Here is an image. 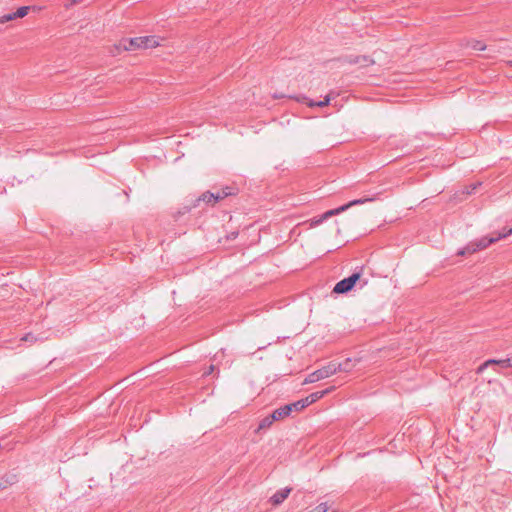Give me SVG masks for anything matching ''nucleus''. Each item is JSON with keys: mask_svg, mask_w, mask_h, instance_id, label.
I'll use <instances>...</instances> for the list:
<instances>
[{"mask_svg": "<svg viewBox=\"0 0 512 512\" xmlns=\"http://www.w3.org/2000/svg\"><path fill=\"white\" fill-rule=\"evenodd\" d=\"M380 194H381L380 192L368 194L367 196H365L363 198L352 200L349 203L344 204V205H342V206H340L338 208L328 210L325 213H323L320 217L312 218L310 220V226L311 227L318 226L321 223H323L325 220H327L328 218H330L332 216H335V215H338V214L348 210L352 206L362 205V204H365V203H368V202H373V201H375V200H377L379 198Z\"/></svg>", "mask_w": 512, "mask_h": 512, "instance_id": "obj_1", "label": "nucleus"}, {"mask_svg": "<svg viewBox=\"0 0 512 512\" xmlns=\"http://www.w3.org/2000/svg\"><path fill=\"white\" fill-rule=\"evenodd\" d=\"M512 234V229L505 230L502 233H496L491 237L484 236L480 239L469 242L465 247L458 250L457 255L465 256L476 253L477 251L483 250L497 241L506 238Z\"/></svg>", "mask_w": 512, "mask_h": 512, "instance_id": "obj_2", "label": "nucleus"}, {"mask_svg": "<svg viewBox=\"0 0 512 512\" xmlns=\"http://www.w3.org/2000/svg\"><path fill=\"white\" fill-rule=\"evenodd\" d=\"M159 45L156 36H141L130 39H122L115 45L117 52L120 51H135L138 49L155 48Z\"/></svg>", "mask_w": 512, "mask_h": 512, "instance_id": "obj_3", "label": "nucleus"}, {"mask_svg": "<svg viewBox=\"0 0 512 512\" xmlns=\"http://www.w3.org/2000/svg\"><path fill=\"white\" fill-rule=\"evenodd\" d=\"M350 363H351L350 359H347L344 363L330 362L326 366H323L322 368L310 373L305 378L303 383L304 384L315 383L319 380L328 378V377L336 374L337 372H341V371L347 372L350 370Z\"/></svg>", "mask_w": 512, "mask_h": 512, "instance_id": "obj_4", "label": "nucleus"}, {"mask_svg": "<svg viewBox=\"0 0 512 512\" xmlns=\"http://www.w3.org/2000/svg\"><path fill=\"white\" fill-rule=\"evenodd\" d=\"M361 278V272H355L347 278L339 281L333 288V292L336 294H343L351 291L356 285L357 281Z\"/></svg>", "mask_w": 512, "mask_h": 512, "instance_id": "obj_5", "label": "nucleus"}, {"mask_svg": "<svg viewBox=\"0 0 512 512\" xmlns=\"http://www.w3.org/2000/svg\"><path fill=\"white\" fill-rule=\"evenodd\" d=\"M295 100L298 102H301V103H305L309 107H315V106L324 107V106L329 105L331 98H330V95H327L322 101L315 102V101L309 100L306 96L301 95V96L295 97Z\"/></svg>", "mask_w": 512, "mask_h": 512, "instance_id": "obj_6", "label": "nucleus"}, {"mask_svg": "<svg viewBox=\"0 0 512 512\" xmlns=\"http://www.w3.org/2000/svg\"><path fill=\"white\" fill-rule=\"evenodd\" d=\"M290 492H291L290 488H284V489L278 490L276 493H274L270 497L269 501L272 505L277 506L287 499Z\"/></svg>", "mask_w": 512, "mask_h": 512, "instance_id": "obj_7", "label": "nucleus"}, {"mask_svg": "<svg viewBox=\"0 0 512 512\" xmlns=\"http://www.w3.org/2000/svg\"><path fill=\"white\" fill-rule=\"evenodd\" d=\"M291 414V406L284 405L272 412V419L275 421L282 420Z\"/></svg>", "mask_w": 512, "mask_h": 512, "instance_id": "obj_8", "label": "nucleus"}, {"mask_svg": "<svg viewBox=\"0 0 512 512\" xmlns=\"http://www.w3.org/2000/svg\"><path fill=\"white\" fill-rule=\"evenodd\" d=\"M350 64H360L361 66H369L374 63L372 59L367 56H350L347 58Z\"/></svg>", "mask_w": 512, "mask_h": 512, "instance_id": "obj_9", "label": "nucleus"}, {"mask_svg": "<svg viewBox=\"0 0 512 512\" xmlns=\"http://www.w3.org/2000/svg\"><path fill=\"white\" fill-rule=\"evenodd\" d=\"M201 201L207 203V204H215L216 203V199H215V194L214 193H211V192H205L203 193L197 200H196V203L194 204V207H196L198 205V203H200Z\"/></svg>", "mask_w": 512, "mask_h": 512, "instance_id": "obj_10", "label": "nucleus"}, {"mask_svg": "<svg viewBox=\"0 0 512 512\" xmlns=\"http://www.w3.org/2000/svg\"><path fill=\"white\" fill-rule=\"evenodd\" d=\"M333 390H334V387L332 386L330 388H327L326 390L314 392V393L310 394L307 397L309 398V401L312 404V403H314L315 401L321 399L324 395L328 394L329 392H331Z\"/></svg>", "mask_w": 512, "mask_h": 512, "instance_id": "obj_11", "label": "nucleus"}, {"mask_svg": "<svg viewBox=\"0 0 512 512\" xmlns=\"http://www.w3.org/2000/svg\"><path fill=\"white\" fill-rule=\"evenodd\" d=\"M275 421V419H272V414L264 417L260 423H259V426H258V429L257 430H262V429H267L269 428L273 422Z\"/></svg>", "mask_w": 512, "mask_h": 512, "instance_id": "obj_12", "label": "nucleus"}, {"mask_svg": "<svg viewBox=\"0 0 512 512\" xmlns=\"http://www.w3.org/2000/svg\"><path fill=\"white\" fill-rule=\"evenodd\" d=\"M495 361L492 365H498L502 368L512 367V356L505 359H493Z\"/></svg>", "mask_w": 512, "mask_h": 512, "instance_id": "obj_13", "label": "nucleus"}, {"mask_svg": "<svg viewBox=\"0 0 512 512\" xmlns=\"http://www.w3.org/2000/svg\"><path fill=\"white\" fill-rule=\"evenodd\" d=\"M467 46L477 51H483L486 49V45L479 40H471L467 43Z\"/></svg>", "mask_w": 512, "mask_h": 512, "instance_id": "obj_14", "label": "nucleus"}, {"mask_svg": "<svg viewBox=\"0 0 512 512\" xmlns=\"http://www.w3.org/2000/svg\"><path fill=\"white\" fill-rule=\"evenodd\" d=\"M310 512H335V510H332L327 502H322L313 508Z\"/></svg>", "mask_w": 512, "mask_h": 512, "instance_id": "obj_15", "label": "nucleus"}, {"mask_svg": "<svg viewBox=\"0 0 512 512\" xmlns=\"http://www.w3.org/2000/svg\"><path fill=\"white\" fill-rule=\"evenodd\" d=\"M214 194H215V199H216V203H217L219 200H222L225 197H227L228 195H231V191L228 190V188H226V190L218 191L217 193H214Z\"/></svg>", "mask_w": 512, "mask_h": 512, "instance_id": "obj_16", "label": "nucleus"}, {"mask_svg": "<svg viewBox=\"0 0 512 512\" xmlns=\"http://www.w3.org/2000/svg\"><path fill=\"white\" fill-rule=\"evenodd\" d=\"M214 194H215V199H216V203H217L219 200H222L225 197H227L228 195H231V191L228 190V188H226V190L218 191L217 193H214Z\"/></svg>", "mask_w": 512, "mask_h": 512, "instance_id": "obj_17", "label": "nucleus"}, {"mask_svg": "<svg viewBox=\"0 0 512 512\" xmlns=\"http://www.w3.org/2000/svg\"><path fill=\"white\" fill-rule=\"evenodd\" d=\"M29 7L28 6H22L17 9L15 13L16 18H22L28 14Z\"/></svg>", "mask_w": 512, "mask_h": 512, "instance_id": "obj_18", "label": "nucleus"}, {"mask_svg": "<svg viewBox=\"0 0 512 512\" xmlns=\"http://www.w3.org/2000/svg\"><path fill=\"white\" fill-rule=\"evenodd\" d=\"M494 362H495V361H493V359H488V360H486L484 363H482V364L477 368L476 373H477V374H481V373H483V371H484L487 367L491 366V365H492V363H494Z\"/></svg>", "mask_w": 512, "mask_h": 512, "instance_id": "obj_19", "label": "nucleus"}, {"mask_svg": "<svg viewBox=\"0 0 512 512\" xmlns=\"http://www.w3.org/2000/svg\"><path fill=\"white\" fill-rule=\"evenodd\" d=\"M14 19H16L15 13H8L0 17V23H6Z\"/></svg>", "mask_w": 512, "mask_h": 512, "instance_id": "obj_20", "label": "nucleus"}, {"mask_svg": "<svg viewBox=\"0 0 512 512\" xmlns=\"http://www.w3.org/2000/svg\"><path fill=\"white\" fill-rule=\"evenodd\" d=\"M288 406H291V412L292 411H301L302 408H300V403L299 401H296L294 403H290V404H287Z\"/></svg>", "mask_w": 512, "mask_h": 512, "instance_id": "obj_21", "label": "nucleus"}, {"mask_svg": "<svg viewBox=\"0 0 512 512\" xmlns=\"http://www.w3.org/2000/svg\"><path fill=\"white\" fill-rule=\"evenodd\" d=\"M298 401L300 403V408H302V409H304L305 407H307L311 404L308 397L298 400Z\"/></svg>", "mask_w": 512, "mask_h": 512, "instance_id": "obj_22", "label": "nucleus"}, {"mask_svg": "<svg viewBox=\"0 0 512 512\" xmlns=\"http://www.w3.org/2000/svg\"><path fill=\"white\" fill-rule=\"evenodd\" d=\"M22 341H30L33 342L35 340L34 336L31 333L26 334L21 338Z\"/></svg>", "mask_w": 512, "mask_h": 512, "instance_id": "obj_23", "label": "nucleus"}, {"mask_svg": "<svg viewBox=\"0 0 512 512\" xmlns=\"http://www.w3.org/2000/svg\"><path fill=\"white\" fill-rule=\"evenodd\" d=\"M480 185H481V183L474 184V185L472 186L471 190H470V191H468L467 193H468V194H471V193H472L474 190H476V189H477V187H478V186H480Z\"/></svg>", "mask_w": 512, "mask_h": 512, "instance_id": "obj_24", "label": "nucleus"}, {"mask_svg": "<svg viewBox=\"0 0 512 512\" xmlns=\"http://www.w3.org/2000/svg\"><path fill=\"white\" fill-rule=\"evenodd\" d=\"M213 369H214V366H213V365H211V366L209 367V369H208V372H205L204 374L208 375V374L212 373Z\"/></svg>", "mask_w": 512, "mask_h": 512, "instance_id": "obj_25", "label": "nucleus"}, {"mask_svg": "<svg viewBox=\"0 0 512 512\" xmlns=\"http://www.w3.org/2000/svg\"><path fill=\"white\" fill-rule=\"evenodd\" d=\"M190 209H191V207H185V211H184V213H185V212H189V211H190Z\"/></svg>", "mask_w": 512, "mask_h": 512, "instance_id": "obj_26", "label": "nucleus"}, {"mask_svg": "<svg viewBox=\"0 0 512 512\" xmlns=\"http://www.w3.org/2000/svg\"><path fill=\"white\" fill-rule=\"evenodd\" d=\"M507 64L512 67V61H508Z\"/></svg>", "mask_w": 512, "mask_h": 512, "instance_id": "obj_27", "label": "nucleus"}]
</instances>
